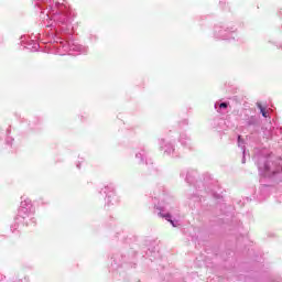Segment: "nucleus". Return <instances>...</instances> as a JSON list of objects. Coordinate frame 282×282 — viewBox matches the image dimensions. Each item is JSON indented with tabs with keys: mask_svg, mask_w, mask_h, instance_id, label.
Listing matches in <instances>:
<instances>
[{
	"mask_svg": "<svg viewBox=\"0 0 282 282\" xmlns=\"http://www.w3.org/2000/svg\"><path fill=\"white\" fill-rule=\"evenodd\" d=\"M258 109H260V113L263 116V118H268V111H265V107L261 105V102H257Z\"/></svg>",
	"mask_w": 282,
	"mask_h": 282,
	"instance_id": "1",
	"label": "nucleus"
},
{
	"mask_svg": "<svg viewBox=\"0 0 282 282\" xmlns=\"http://www.w3.org/2000/svg\"><path fill=\"white\" fill-rule=\"evenodd\" d=\"M159 215H160V217H164L165 219H167V221H170V224H172V226H175L173 220H171V214L163 215L162 213H160Z\"/></svg>",
	"mask_w": 282,
	"mask_h": 282,
	"instance_id": "2",
	"label": "nucleus"
},
{
	"mask_svg": "<svg viewBox=\"0 0 282 282\" xmlns=\"http://www.w3.org/2000/svg\"><path fill=\"white\" fill-rule=\"evenodd\" d=\"M219 107H220V109H228V104L221 102V104L219 105Z\"/></svg>",
	"mask_w": 282,
	"mask_h": 282,
	"instance_id": "3",
	"label": "nucleus"
}]
</instances>
